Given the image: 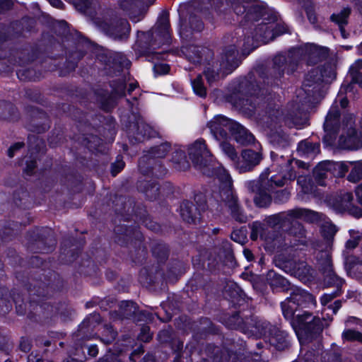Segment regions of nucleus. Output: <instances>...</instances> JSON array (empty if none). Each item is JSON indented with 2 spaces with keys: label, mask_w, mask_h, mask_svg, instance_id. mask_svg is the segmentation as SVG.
<instances>
[{
  "label": "nucleus",
  "mask_w": 362,
  "mask_h": 362,
  "mask_svg": "<svg viewBox=\"0 0 362 362\" xmlns=\"http://www.w3.org/2000/svg\"><path fill=\"white\" fill-rule=\"evenodd\" d=\"M327 161L320 163L313 170V178L317 185H327V180L332 177L331 172L328 169Z\"/></svg>",
  "instance_id": "obj_48"
},
{
  "label": "nucleus",
  "mask_w": 362,
  "mask_h": 362,
  "mask_svg": "<svg viewBox=\"0 0 362 362\" xmlns=\"http://www.w3.org/2000/svg\"><path fill=\"white\" fill-rule=\"evenodd\" d=\"M153 255L159 261H165L169 255L168 246L163 243H156L151 247Z\"/></svg>",
  "instance_id": "obj_54"
},
{
  "label": "nucleus",
  "mask_w": 362,
  "mask_h": 362,
  "mask_svg": "<svg viewBox=\"0 0 362 362\" xmlns=\"http://www.w3.org/2000/svg\"><path fill=\"white\" fill-rule=\"evenodd\" d=\"M180 214L183 221L190 224H197L201 219L200 209L188 200L180 204Z\"/></svg>",
  "instance_id": "obj_35"
},
{
  "label": "nucleus",
  "mask_w": 362,
  "mask_h": 362,
  "mask_svg": "<svg viewBox=\"0 0 362 362\" xmlns=\"http://www.w3.org/2000/svg\"><path fill=\"white\" fill-rule=\"evenodd\" d=\"M354 197L351 192H340L329 199V204L339 213L347 211L353 204Z\"/></svg>",
  "instance_id": "obj_37"
},
{
  "label": "nucleus",
  "mask_w": 362,
  "mask_h": 362,
  "mask_svg": "<svg viewBox=\"0 0 362 362\" xmlns=\"http://www.w3.org/2000/svg\"><path fill=\"white\" fill-rule=\"evenodd\" d=\"M219 194L221 201L228 208L232 218L237 222L246 223L247 216L245 214L233 189L223 188Z\"/></svg>",
  "instance_id": "obj_18"
},
{
  "label": "nucleus",
  "mask_w": 362,
  "mask_h": 362,
  "mask_svg": "<svg viewBox=\"0 0 362 362\" xmlns=\"http://www.w3.org/2000/svg\"><path fill=\"white\" fill-rule=\"evenodd\" d=\"M342 134L339 136V145L341 148L356 150L362 146L361 134L356 130L354 118L352 115L344 117Z\"/></svg>",
  "instance_id": "obj_13"
},
{
  "label": "nucleus",
  "mask_w": 362,
  "mask_h": 362,
  "mask_svg": "<svg viewBox=\"0 0 362 362\" xmlns=\"http://www.w3.org/2000/svg\"><path fill=\"white\" fill-rule=\"evenodd\" d=\"M232 8L236 15H243L245 23L257 21L259 18L266 21L272 14L259 0H234Z\"/></svg>",
  "instance_id": "obj_8"
},
{
  "label": "nucleus",
  "mask_w": 362,
  "mask_h": 362,
  "mask_svg": "<svg viewBox=\"0 0 362 362\" xmlns=\"http://www.w3.org/2000/svg\"><path fill=\"white\" fill-rule=\"evenodd\" d=\"M98 59L105 65V69L110 75L117 74L122 71L124 66L129 65V62L126 57L120 53H112L107 51L100 54Z\"/></svg>",
  "instance_id": "obj_20"
},
{
  "label": "nucleus",
  "mask_w": 362,
  "mask_h": 362,
  "mask_svg": "<svg viewBox=\"0 0 362 362\" xmlns=\"http://www.w3.org/2000/svg\"><path fill=\"white\" fill-rule=\"evenodd\" d=\"M188 155L194 167L204 175L213 174L212 163L214 156L208 149L204 139L194 141L188 148Z\"/></svg>",
  "instance_id": "obj_10"
},
{
  "label": "nucleus",
  "mask_w": 362,
  "mask_h": 362,
  "mask_svg": "<svg viewBox=\"0 0 362 362\" xmlns=\"http://www.w3.org/2000/svg\"><path fill=\"white\" fill-rule=\"evenodd\" d=\"M255 194L254 202L258 207H267L272 202V197L268 192L250 191Z\"/></svg>",
  "instance_id": "obj_57"
},
{
  "label": "nucleus",
  "mask_w": 362,
  "mask_h": 362,
  "mask_svg": "<svg viewBox=\"0 0 362 362\" xmlns=\"http://www.w3.org/2000/svg\"><path fill=\"white\" fill-rule=\"evenodd\" d=\"M269 93L267 88L261 87L252 74L241 80L238 85V93L232 96L234 106L247 116H252L259 108L257 100Z\"/></svg>",
  "instance_id": "obj_2"
},
{
  "label": "nucleus",
  "mask_w": 362,
  "mask_h": 362,
  "mask_svg": "<svg viewBox=\"0 0 362 362\" xmlns=\"http://www.w3.org/2000/svg\"><path fill=\"white\" fill-rule=\"evenodd\" d=\"M291 291V299L296 303L298 308H305L310 304H315V298L308 291L297 287H292Z\"/></svg>",
  "instance_id": "obj_39"
},
{
  "label": "nucleus",
  "mask_w": 362,
  "mask_h": 362,
  "mask_svg": "<svg viewBox=\"0 0 362 362\" xmlns=\"http://www.w3.org/2000/svg\"><path fill=\"white\" fill-rule=\"evenodd\" d=\"M288 234L298 239L305 237L306 231L304 226L298 221L291 223V227L288 229Z\"/></svg>",
  "instance_id": "obj_64"
},
{
  "label": "nucleus",
  "mask_w": 362,
  "mask_h": 362,
  "mask_svg": "<svg viewBox=\"0 0 362 362\" xmlns=\"http://www.w3.org/2000/svg\"><path fill=\"white\" fill-rule=\"evenodd\" d=\"M232 43L223 49L218 61L212 59L205 68L204 74L209 84L218 81L221 73L228 74L238 66L240 59L238 48L240 44L238 40H232Z\"/></svg>",
  "instance_id": "obj_5"
},
{
  "label": "nucleus",
  "mask_w": 362,
  "mask_h": 362,
  "mask_svg": "<svg viewBox=\"0 0 362 362\" xmlns=\"http://www.w3.org/2000/svg\"><path fill=\"white\" fill-rule=\"evenodd\" d=\"M230 133L235 140L241 145L250 144L255 140L253 135L246 128L235 121Z\"/></svg>",
  "instance_id": "obj_40"
},
{
  "label": "nucleus",
  "mask_w": 362,
  "mask_h": 362,
  "mask_svg": "<svg viewBox=\"0 0 362 362\" xmlns=\"http://www.w3.org/2000/svg\"><path fill=\"white\" fill-rule=\"evenodd\" d=\"M182 52L189 62L193 64H204L205 68L214 59L213 51L207 47L189 45L183 46Z\"/></svg>",
  "instance_id": "obj_23"
},
{
  "label": "nucleus",
  "mask_w": 362,
  "mask_h": 362,
  "mask_svg": "<svg viewBox=\"0 0 362 362\" xmlns=\"http://www.w3.org/2000/svg\"><path fill=\"white\" fill-rule=\"evenodd\" d=\"M170 42L169 13L163 12L156 25L148 32L138 31L134 49L141 55H148Z\"/></svg>",
  "instance_id": "obj_1"
},
{
  "label": "nucleus",
  "mask_w": 362,
  "mask_h": 362,
  "mask_svg": "<svg viewBox=\"0 0 362 362\" xmlns=\"http://www.w3.org/2000/svg\"><path fill=\"white\" fill-rule=\"evenodd\" d=\"M110 86L112 88L111 93L103 88L95 90L97 100L105 111H110L115 105L117 99L125 95L126 84L123 79L113 81Z\"/></svg>",
  "instance_id": "obj_15"
},
{
  "label": "nucleus",
  "mask_w": 362,
  "mask_h": 362,
  "mask_svg": "<svg viewBox=\"0 0 362 362\" xmlns=\"http://www.w3.org/2000/svg\"><path fill=\"white\" fill-rule=\"evenodd\" d=\"M305 54L307 57L308 64L314 65L327 59L329 49L316 45H310L306 47Z\"/></svg>",
  "instance_id": "obj_38"
},
{
  "label": "nucleus",
  "mask_w": 362,
  "mask_h": 362,
  "mask_svg": "<svg viewBox=\"0 0 362 362\" xmlns=\"http://www.w3.org/2000/svg\"><path fill=\"white\" fill-rule=\"evenodd\" d=\"M307 121V114L305 112L300 111L298 105L293 107L285 116V124L291 127L293 126L298 127L304 124Z\"/></svg>",
  "instance_id": "obj_45"
},
{
  "label": "nucleus",
  "mask_w": 362,
  "mask_h": 362,
  "mask_svg": "<svg viewBox=\"0 0 362 362\" xmlns=\"http://www.w3.org/2000/svg\"><path fill=\"white\" fill-rule=\"evenodd\" d=\"M115 242L120 245H124L134 240L141 241L143 235L136 228L119 225L115 228Z\"/></svg>",
  "instance_id": "obj_29"
},
{
  "label": "nucleus",
  "mask_w": 362,
  "mask_h": 362,
  "mask_svg": "<svg viewBox=\"0 0 362 362\" xmlns=\"http://www.w3.org/2000/svg\"><path fill=\"white\" fill-rule=\"evenodd\" d=\"M238 40L240 44L239 47H242L244 52L249 54L251 51L255 49L259 46L260 41L255 40V34L252 36H245L243 33V30L239 28L235 33V36L233 37L232 40Z\"/></svg>",
  "instance_id": "obj_43"
},
{
  "label": "nucleus",
  "mask_w": 362,
  "mask_h": 362,
  "mask_svg": "<svg viewBox=\"0 0 362 362\" xmlns=\"http://www.w3.org/2000/svg\"><path fill=\"white\" fill-rule=\"evenodd\" d=\"M292 160L288 159L284 165L285 173L277 176H272L269 177L270 171L269 168L259 175V178L255 180L249 181L247 183V187L249 191H262L272 192L276 187H283L286 184L287 181L293 180L296 175L295 171L291 168Z\"/></svg>",
  "instance_id": "obj_6"
},
{
  "label": "nucleus",
  "mask_w": 362,
  "mask_h": 362,
  "mask_svg": "<svg viewBox=\"0 0 362 362\" xmlns=\"http://www.w3.org/2000/svg\"><path fill=\"white\" fill-rule=\"evenodd\" d=\"M277 21L276 14H271L266 21H263L255 29V40L266 44L274 39L273 23Z\"/></svg>",
  "instance_id": "obj_31"
},
{
  "label": "nucleus",
  "mask_w": 362,
  "mask_h": 362,
  "mask_svg": "<svg viewBox=\"0 0 362 362\" xmlns=\"http://www.w3.org/2000/svg\"><path fill=\"white\" fill-rule=\"evenodd\" d=\"M285 116L279 105L269 103L265 107V114L262 120L268 127L272 129L283 122L285 123Z\"/></svg>",
  "instance_id": "obj_32"
},
{
  "label": "nucleus",
  "mask_w": 362,
  "mask_h": 362,
  "mask_svg": "<svg viewBox=\"0 0 362 362\" xmlns=\"http://www.w3.org/2000/svg\"><path fill=\"white\" fill-rule=\"evenodd\" d=\"M176 337V334L173 332V329H165L160 330L158 334V340L160 344H166L169 346L173 341V339Z\"/></svg>",
  "instance_id": "obj_62"
},
{
  "label": "nucleus",
  "mask_w": 362,
  "mask_h": 362,
  "mask_svg": "<svg viewBox=\"0 0 362 362\" xmlns=\"http://www.w3.org/2000/svg\"><path fill=\"white\" fill-rule=\"evenodd\" d=\"M266 281L273 291L288 292L293 287L286 278L274 270H269L267 272Z\"/></svg>",
  "instance_id": "obj_36"
},
{
  "label": "nucleus",
  "mask_w": 362,
  "mask_h": 362,
  "mask_svg": "<svg viewBox=\"0 0 362 362\" xmlns=\"http://www.w3.org/2000/svg\"><path fill=\"white\" fill-rule=\"evenodd\" d=\"M281 306L284 317L287 320H291V324L293 322H295L296 317H294V315L298 310V307L293 300H291V296L281 302Z\"/></svg>",
  "instance_id": "obj_51"
},
{
  "label": "nucleus",
  "mask_w": 362,
  "mask_h": 362,
  "mask_svg": "<svg viewBox=\"0 0 362 362\" xmlns=\"http://www.w3.org/2000/svg\"><path fill=\"white\" fill-rule=\"evenodd\" d=\"M75 8L81 13L93 18L97 17V11L100 8L97 0H72Z\"/></svg>",
  "instance_id": "obj_42"
},
{
  "label": "nucleus",
  "mask_w": 362,
  "mask_h": 362,
  "mask_svg": "<svg viewBox=\"0 0 362 362\" xmlns=\"http://www.w3.org/2000/svg\"><path fill=\"white\" fill-rule=\"evenodd\" d=\"M320 144L308 140L300 141L298 146V153L301 156L313 158L320 153Z\"/></svg>",
  "instance_id": "obj_49"
},
{
  "label": "nucleus",
  "mask_w": 362,
  "mask_h": 362,
  "mask_svg": "<svg viewBox=\"0 0 362 362\" xmlns=\"http://www.w3.org/2000/svg\"><path fill=\"white\" fill-rule=\"evenodd\" d=\"M269 141L276 147L284 148L288 145V136L277 131L270 134Z\"/></svg>",
  "instance_id": "obj_59"
},
{
  "label": "nucleus",
  "mask_w": 362,
  "mask_h": 362,
  "mask_svg": "<svg viewBox=\"0 0 362 362\" xmlns=\"http://www.w3.org/2000/svg\"><path fill=\"white\" fill-rule=\"evenodd\" d=\"M66 42L67 51L64 68L66 72L69 73L76 69L78 62L90 48V43L87 39L82 37L68 38Z\"/></svg>",
  "instance_id": "obj_11"
},
{
  "label": "nucleus",
  "mask_w": 362,
  "mask_h": 362,
  "mask_svg": "<svg viewBox=\"0 0 362 362\" xmlns=\"http://www.w3.org/2000/svg\"><path fill=\"white\" fill-rule=\"evenodd\" d=\"M339 117L340 112L337 107H332L329 111L325 122L324 123V129L326 135L325 140L332 142L336 139V135L339 130Z\"/></svg>",
  "instance_id": "obj_28"
},
{
  "label": "nucleus",
  "mask_w": 362,
  "mask_h": 362,
  "mask_svg": "<svg viewBox=\"0 0 362 362\" xmlns=\"http://www.w3.org/2000/svg\"><path fill=\"white\" fill-rule=\"evenodd\" d=\"M127 134L132 144L142 143L151 138L159 136L158 132L141 119L130 123Z\"/></svg>",
  "instance_id": "obj_17"
},
{
  "label": "nucleus",
  "mask_w": 362,
  "mask_h": 362,
  "mask_svg": "<svg viewBox=\"0 0 362 362\" xmlns=\"http://www.w3.org/2000/svg\"><path fill=\"white\" fill-rule=\"evenodd\" d=\"M93 23L105 36L117 42H126L131 33V25L111 9H107L93 18Z\"/></svg>",
  "instance_id": "obj_4"
},
{
  "label": "nucleus",
  "mask_w": 362,
  "mask_h": 362,
  "mask_svg": "<svg viewBox=\"0 0 362 362\" xmlns=\"http://www.w3.org/2000/svg\"><path fill=\"white\" fill-rule=\"evenodd\" d=\"M271 346L278 351H285L291 346L289 334L276 325H273L267 336Z\"/></svg>",
  "instance_id": "obj_30"
},
{
  "label": "nucleus",
  "mask_w": 362,
  "mask_h": 362,
  "mask_svg": "<svg viewBox=\"0 0 362 362\" xmlns=\"http://www.w3.org/2000/svg\"><path fill=\"white\" fill-rule=\"evenodd\" d=\"M233 122L225 116L216 115L207 123V127L216 140H226L228 137V132H230L232 129Z\"/></svg>",
  "instance_id": "obj_24"
},
{
  "label": "nucleus",
  "mask_w": 362,
  "mask_h": 362,
  "mask_svg": "<svg viewBox=\"0 0 362 362\" xmlns=\"http://www.w3.org/2000/svg\"><path fill=\"white\" fill-rule=\"evenodd\" d=\"M138 189L151 201L156 200L160 194V185L156 181L140 180L137 183Z\"/></svg>",
  "instance_id": "obj_41"
},
{
  "label": "nucleus",
  "mask_w": 362,
  "mask_h": 362,
  "mask_svg": "<svg viewBox=\"0 0 362 362\" xmlns=\"http://www.w3.org/2000/svg\"><path fill=\"white\" fill-rule=\"evenodd\" d=\"M302 54L300 49H291L288 53L276 54L272 66L261 73L264 86H279L285 73L291 74L297 69Z\"/></svg>",
  "instance_id": "obj_3"
},
{
  "label": "nucleus",
  "mask_w": 362,
  "mask_h": 362,
  "mask_svg": "<svg viewBox=\"0 0 362 362\" xmlns=\"http://www.w3.org/2000/svg\"><path fill=\"white\" fill-rule=\"evenodd\" d=\"M180 35L185 41H190L193 38L194 32H201L204 28V23L196 14L189 13L187 17L183 18V14H180Z\"/></svg>",
  "instance_id": "obj_22"
},
{
  "label": "nucleus",
  "mask_w": 362,
  "mask_h": 362,
  "mask_svg": "<svg viewBox=\"0 0 362 362\" xmlns=\"http://www.w3.org/2000/svg\"><path fill=\"white\" fill-rule=\"evenodd\" d=\"M30 117V120L26 124V127L29 131L37 134H42L49 129V119L45 112L37 108H33Z\"/></svg>",
  "instance_id": "obj_27"
},
{
  "label": "nucleus",
  "mask_w": 362,
  "mask_h": 362,
  "mask_svg": "<svg viewBox=\"0 0 362 362\" xmlns=\"http://www.w3.org/2000/svg\"><path fill=\"white\" fill-rule=\"evenodd\" d=\"M171 144L165 141L160 145L151 147L139 160V168L141 173L148 172V166L146 165L155 163L156 158H163L171 151Z\"/></svg>",
  "instance_id": "obj_21"
},
{
  "label": "nucleus",
  "mask_w": 362,
  "mask_h": 362,
  "mask_svg": "<svg viewBox=\"0 0 362 362\" xmlns=\"http://www.w3.org/2000/svg\"><path fill=\"white\" fill-rule=\"evenodd\" d=\"M337 232V227L332 223H328L323 225L321 229V233L325 242V247H322L319 246L317 250L318 252L321 251H328L330 254V250L332 247V243L334 240V235Z\"/></svg>",
  "instance_id": "obj_47"
},
{
  "label": "nucleus",
  "mask_w": 362,
  "mask_h": 362,
  "mask_svg": "<svg viewBox=\"0 0 362 362\" xmlns=\"http://www.w3.org/2000/svg\"><path fill=\"white\" fill-rule=\"evenodd\" d=\"M171 161L173 163L174 168L177 170L185 171L190 166L185 151L180 149L175 150L173 153Z\"/></svg>",
  "instance_id": "obj_50"
},
{
  "label": "nucleus",
  "mask_w": 362,
  "mask_h": 362,
  "mask_svg": "<svg viewBox=\"0 0 362 362\" xmlns=\"http://www.w3.org/2000/svg\"><path fill=\"white\" fill-rule=\"evenodd\" d=\"M146 166H148V172L147 173H143L144 175L151 173L153 176L160 178L165 176L168 173L167 168L158 160H156L155 163H152L151 165H146Z\"/></svg>",
  "instance_id": "obj_58"
},
{
  "label": "nucleus",
  "mask_w": 362,
  "mask_h": 362,
  "mask_svg": "<svg viewBox=\"0 0 362 362\" xmlns=\"http://www.w3.org/2000/svg\"><path fill=\"white\" fill-rule=\"evenodd\" d=\"M191 83L194 93L201 98H206L207 90L202 76L201 74L197 75L195 78L192 79Z\"/></svg>",
  "instance_id": "obj_60"
},
{
  "label": "nucleus",
  "mask_w": 362,
  "mask_h": 362,
  "mask_svg": "<svg viewBox=\"0 0 362 362\" xmlns=\"http://www.w3.org/2000/svg\"><path fill=\"white\" fill-rule=\"evenodd\" d=\"M31 285L33 286V288H29L30 296H36L37 297H45L49 296L50 293L49 284L40 281H35L34 284H31ZM36 303V305L33 307V310L39 320L49 318L55 313L54 307L49 303L44 302L41 304H38L35 298L32 297L30 302V306H33V303Z\"/></svg>",
  "instance_id": "obj_12"
},
{
  "label": "nucleus",
  "mask_w": 362,
  "mask_h": 362,
  "mask_svg": "<svg viewBox=\"0 0 362 362\" xmlns=\"http://www.w3.org/2000/svg\"><path fill=\"white\" fill-rule=\"evenodd\" d=\"M324 321L325 320L313 315L311 313L304 311L296 315L292 327L294 329L298 327L296 332L299 339L308 343L320 338L325 327Z\"/></svg>",
  "instance_id": "obj_7"
},
{
  "label": "nucleus",
  "mask_w": 362,
  "mask_h": 362,
  "mask_svg": "<svg viewBox=\"0 0 362 362\" xmlns=\"http://www.w3.org/2000/svg\"><path fill=\"white\" fill-rule=\"evenodd\" d=\"M351 10L349 7L344 8L341 11L334 13L330 16V21L339 26L341 34L344 38L347 37L345 26L348 24V20Z\"/></svg>",
  "instance_id": "obj_46"
},
{
  "label": "nucleus",
  "mask_w": 362,
  "mask_h": 362,
  "mask_svg": "<svg viewBox=\"0 0 362 362\" xmlns=\"http://www.w3.org/2000/svg\"><path fill=\"white\" fill-rule=\"evenodd\" d=\"M155 0H118L119 8L125 12L132 21L141 20L148 8Z\"/></svg>",
  "instance_id": "obj_19"
},
{
  "label": "nucleus",
  "mask_w": 362,
  "mask_h": 362,
  "mask_svg": "<svg viewBox=\"0 0 362 362\" xmlns=\"http://www.w3.org/2000/svg\"><path fill=\"white\" fill-rule=\"evenodd\" d=\"M273 325L267 321L257 320L255 327L252 330V335L256 337H267Z\"/></svg>",
  "instance_id": "obj_56"
},
{
  "label": "nucleus",
  "mask_w": 362,
  "mask_h": 362,
  "mask_svg": "<svg viewBox=\"0 0 362 362\" xmlns=\"http://www.w3.org/2000/svg\"><path fill=\"white\" fill-rule=\"evenodd\" d=\"M327 161L332 176L342 177L349 170V165L343 162Z\"/></svg>",
  "instance_id": "obj_53"
},
{
  "label": "nucleus",
  "mask_w": 362,
  "mask_h": 362,
  "mask_svg": "<svg viewBox=\"0 0 362 362\" xmlns=\"http://www.w3.org/2000/svg\"><path fill=\"white\" fill-rule=\"evenodd\" d=\"M351 77L350 83H343L340 92L351 91L352 89L351 83H357L362 87V60L357 61L354 65L351 66L349 70Z\"/></svg>",
  "instance_id": "obj_44"
},
{
  "label": "nucleus",
  "mask_w": 362,
  "mask_h": 362,
  "mask_svg": "<svg viewBox=\"0 0 362 362\" xmlns=\"http://www.w3.org/2000/svg\"><path fill=\"white\" fill-rule=\"evenodd\" d=\"M226 140H221L220 141V147L223 151V153L230 158V160L233 162V165L235 166L238 159L239 158L238 153L235 148V147L228 142Z\"/></svg>",
  "instance_id": "obj_55"
},
{
  "label": "nucleus",
  "mask_w": 362,
  "mask_h": 362,
  "mask_svg": "<svg viewBox=\"0 0 362 362\" xmlns=\"http://www.w3.org/2000/svg\"><path fill=\"white\" fill-rule=\"evenodd\" d=\"M262 159V155L252 149L243 150L239 156L235 168L240 173L250 172L259 164Z\"/></svg>",
  "instance_id": "obj_26"
},
{
  "label": "nucleus",
  "mask_w": 362,
  "mask_h": 362,
  "mask_svg": "<svg viewBox=\"0 0 362 362\" xmlns=\"http://www.w3.org/2000/svg\"><path fill=\"white\" fill-rule=\"evenodd\" d=\"M112 320L128 319L134 322L146 321L151 317V314L146 311H140L137 305L132 300H123L119 303L117 311L110 313Z\"/></svg>",
  "instance_id": "obj_16"
},
{
  "label": "nucleus",
  "mask_w": 362,
  "mask_h": 362,
  "mask_svg": "<svg viewBox=\"0 0 362 362\" xmlns=\"http://www.w3.org/2000/svg\"><path fill=\"white\" fill-rule=\"evenodd\" d=\"M243 321V315L240 316V313H235L224 319V324L230 329H240Z\"/></svg>",
  "instance_id": "obj_61"
},
{
  "label": "nucleus",
  "mask_w": 362,
  "mask_h": 362,
  "mask_svg": "<svg viewBox=\"0 0 362 362\" xmlns=\"http://www.w3.org/2000/svg\"><path fill=\"white\" fill-rule=\"evenodd\" d=\"M317 259L320 270L323 275L325 286L341 288L344 284V280L338 276L334 272L331 254L328 251H321L317 254Z\"/></svg>",
  "instance_id": "obj_14"
},
{
  "label": "nucleus",
  "mask_w": 362,
  "mask_h": 362,
  "mask_svg": "<svg viewBox=\"0 0 362 362\" xmlns=\"http://www.w3.org/2000/svg\"><path fill=\"white\" fill-rule=\"evenodd\" d=\"M292 219H302L310 223H318L323 220L324 215L321 213L303 208H295L288 211Z\"/></svg>",
  "instance_id": "obj_34"
},
{
  "label": "nucleus",
  "mask_w": 362,
  "mask_h": 362,
  "mask_svg": "<svg viewBox=\"0 0 362 362\" xmlns=\"http://www.w3.org/2000/svg\"><path fill=\"white\" fill-rule=\"evenodd\" d=\"M11 26L6 27L0 24V69L3 71H9L11 69V65L23 66L30 61L28 49L15 50L10 54L8 59H5L6 53L3 49V42L11 37Z\"/></svg>",
  "instance_id": "obj_9"
},
{
  "label": "nucleus",
  "mask_w": 362,
  "mask_h": 362,
  "mask_svg": "<svg viewBox=\"0 0 362 362\" xmlns=\"http://www.w3.org/2000/svg\"><path fill=\"white\" fill-rule=\"evenodd\" d=\"M284 269L300 280H305L310 274V267L303 261L289 260L284 264Z\"/></svg>",
  "instance_id": "obj_33"
},
{
  "label": "nucleus",
  "mask_w": 362,
  "mask_h": 362,
  "mask_svg": "<svg viewBox=\"0 0 362 362\" xmlns=\"http://www.w3.org/2000/svg\"><path fill=\"white\" fill-rule=\"evenodd\" d=\"M258 318L254 315H243V324L240 327V330L248 334H252V330L255 327V324Z\"/></svg>",
  "instance_id": "obj_63"
},
{
  "label": "nucleus",
  "mask_w": 362,
  "mask_h": 362,
  "mask_svg": "<svg viewBox=\"0 0 362 362\" xmlns=\"http://www.w3.org/2000/svg\"><path fill=\"white\" fill-rule=\"evenodd\" d=\"M322 76L319 68L313 69L306 75L303 88L308 96L316 97L322 92Z\"/></svg>",
  "instance_id": "obj_25"
},
{
  "label": "nucleus",
  "mask_w": 362,
  "mask_h": 362,
  "mask_svg": "<svg viewBox=\"0 0 362 362\" xmlns=\"http://www.w3.org/2000/svg\"><path fill=\"white\" fill-rule=\"evenodd\" d=\"M28 149L32 154L44 153L45 150V141L36 135H29L28 137Z\"/></svg>",
  "instance_id": "obj_52"
}]
</instances>
